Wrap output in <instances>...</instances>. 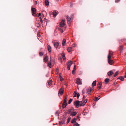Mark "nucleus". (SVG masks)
<instances>
[{"label":"nucleus","instance_id":"1","mask_svg":"<svg viewBox=\"0 0 126 126\" xmlns=\"http://www.w3.org/2000/svg\"><path fill=\"white\" fill-rule=\"evenodd\" d=\"M110 51H109V52ZM111 54L110 53V52H109L108 55V61L109 64L110 65H112L114 63L113 61L111 60L110 58L111 57V56L110 55Z\"/></svg>","mask_w":126,"mask_h":126},{"label":"nucleus","instance_id":"2","mask_svg":"<svg viewBox=\"0 0 126 126\" xmlns=\"http://www.w3.org/2000/svg\"><path fill=\"white\" fill-rule=\"evenodd\" d=\"M59 13L58 11L56 10H54L52 12V14L53 16L54 17H56L57 15Z\"/></svg>","mask_w":126,"mask_h":126},{"label":"nucleus","instance_id":"3","mask_svg":"<svg viewBox=\"0 0 126 126\" xmlns=\"http://www.w3.org/2000/svg\"><path fill=\"white\" fill-rule=\"evenodd\" d=\"M60 24L61 27H64L65 25V20H63L60 22Z\"/></svg>","mask_w":126,"mask_h":126},{"label":"nucleus","instance_id":"4","mask_svg":"<svg viewBox=\"0 0 126 126\" xmlns=\"http://www.w3.org/2000/svg\"><path fill=\"white\" fill-rule=\"evenodd\" d=\"M68 65L67 66V69L68 70H70V68L71 65L73 63V62L71 61L68 62Z\"/></svg>","mask_w":126,"mask_h":126},{"label":"nucleus","instance_id":"5","mask_svg":"<svg viewBox=\"0 0 126 126\" xmlns=\"http://www.w3.org/2000/svg\"><path fill=\"white\" fill-rule=\"evenodd\" d=\"M76 82L78 85H80L82 84L80 78H78L77 79Z\"/></svg>","mask_w":126,"mask_h":126},{"label":"nucleus","instance_id":"6","mask_svg":"<svg viewBox=\"0 0 126 126\" xmlns=\"http://www.w3.org/2000/svg\"><path fill=\"white\" fill-rule=\"evenodd\" d=\"M74 103L75 104L76 107V108H78L79 106V105L80 106V103L79 101H75L74 102Z\"/></svg>","mask_w":126,"mask_h":126},{"label":"nucleus","instance_id":"7","mask_svg":"<svg viewBox=\"0 0 126 126\" xmlns=\"http://www.w3.org/2000/svg\"><path fill=\"white\" fill-rule=\"evenodd\" d=\"M66 19L68 24H69L71 22V18L68 16H66Z\"/></svg>","mask_w":126,"mask_h":126},{"label":"nucleus","instance_id":"8","mask_svg":"<svg viewBox=\"0 0 126 126\" xmlns=\"http://www.w3.org/2000/svg\"><path fill=\"white\" fill-rule=\"evenodd\" d=\"M102 83H98L97 84V86L98 88V90L100 89L101 88Z\"/></svg>","mask_w":126,"mask_h":126},{"label":"nucleus","instance_id":"9","mask_svg":"<svg viewBox=\"0 0 126 126\" xmlns=\"http://www.w3.org/2000/svg\"><path fill=\"white\" fill-rule=\"evenodd\" d=\"M74 110V109L72 107L70 109H69L68 111V113L69 114L71 112L73 111Z\"/></svg>","mask_w":126,"mask_h":126},{"label":"nucleus","instance_id":"10","mask_svg":"<svg viewBox=\"0 0 126 126\" xmlns=\"http://www.w3.org/2000/svg\"><path fill=\"white\" fill-rule=\"evenodd\" d=\"M59 43L58 42H55L54 43V45L55 47L57 48L59 46Z\"/></svg>","mask_w":126,"mask_h":126},{"label":"nucleus","instance_id":"11","mask_svg":"<svg viewBox=\"0 0 126 126\" xmlns=\"http://www.w3.org/2000/svg\"><path fill=\"white\" fill-rule=\"evenodd\" d=\"M65 118H63L62 119V120L61 121L59 122V123L60 125H61L62 124H64L65 123Z\"/></svg>","mask_w":126,"mask_h":126},{"label":"nucleus","instance_id":"12","mask_svg":"<svg viewBox=\"0 0 126 126\" xmlns=\"http://www.w3.org/2000/svg\"><path fill=\"white\" fill-rule=\"evenodd\" d=\"M113 73V72L112 70L108 72L107 74V75L109 76H110Z\"/></svg>","mask_w":126,"mask_h":126},{"label":"nucleus","instance_id":"13","mask_svg":"<svg viewBox=\"0 0 126 126\" xmlns=\"http://www.w3.org/2000/svg\"><path fill=\"white\" fill-rule=\"evenodd\" d=\"M32 11L33 15V14H35L36 13V10L34 8H32Z\"/></svg>","mask_w":126,"mask_h":126},{"label":"nucleus","instance_id":"14","mask_svg":"<svg viewBox=\"0 0 126 126\" xmlns=\"http://www.w3.org/2000/svg\"><path fill=\"white\" fill-rule=\"evenodd\" d=\"M59 91L60 93L61 94H63L64 92V89L63 88L60 89L59 90Z\"/></svg>","mask_w":126,"mask_h":126},{"label":"nucleus","instance_id":"15","mask_svg":"<svg viewBox=\"0 0 126 126\" xmlns=\"http://www.w3.org/2000/svg\"><path fill=\"white\" fill-rule=\"evenodd\" d=\"M67 105V103H64V102L63 103L62 106H63V109H64L65 108L66 106Z\"/></svg>","mask_w":126,"mask_h":126},{"label":"nucleus","instance_id":"16","mask_svg":"<svg viewBox=\"0 0 126 126\" xmlns=\"http://www.w3.org/2000/svg\"><path fill=\"white\" fill-rule=\"evenodd\" d=\"M72 47H68L67 49V50L68 51V52H70L72 51Z\"/></svg>","mask_w":126,"mask_h":126},{"label":"nucleus","instance_id":"17","mask_svg":"<svg viewBox=\"0 0 126 126\" xmlns=\"http://www.w3.org/2000/svg\"><path fill=\"white\" fill-rule=\"evenodd\" d=\"M96 80L94 81L93 82L92 84V86L93 87H94V86H95L96 85Z\"/></svg>","mask_w":126,"mask_h":126},{"label":"nucleus","instance_id":"18","mask_svg":"<svg viewBox=\"0 0 126 126\" xmlns=\"http://www.w3.org/2000/svg\"><path fill=\"white\" fill-rule=\"evenodd\" d=\"M87 93L89 94L92 91V88H89L87 89Z\"/></svg>","mask_w":126,"mask_h":126},{"label":"nucleus","instance_id":"19","mask_svg":"<svg viewBox=\"0 0 126 126\" xmlns=\"http://www.w3.org/2000/svg\"><path fill=\"white\" fill-rule=\"evenodd\" d=\"M77 114V113L76 112H72L71 113L70 115H72L73 116H75Z\"/></svg>","mask_w":126,"mask_h":126},{"label":"nucleus","instance_id":"20","mask_svg":"<svg viewBox=\"0 0 126 126\" xmlns=\"http://www.w3.org/2000/svg\"><path fill=\"white\" fill-rule=\"evenodd\" d=\"M80 106H84L85 104V103L83 102V101H81L80 102Z\"/></svg>","mask_w":126,"mask_h":126},{"label":"nucleus","instance_id":"21","mask_svg":"<svg viewBox=\"0 0 126 126\" xmlns=\"http://www.w3.org/2000/svg\"><path fill=\"white\" fill-rule=\"evenodd\" d=\"M76 119L75 118H73L71 121V123L72 124L74 122H76Z\"/></svg>","mask_w":126,"mask_h":126},{"label":"nucleus","instance_id":"22","mask_svg":"<svg viewBox=\"0 0 126 126\" xmlns=\"http://www.w3.org/2000/svg\"><path fill=\"white\" fill-rule=\"evenodd\" d=\"M47 49L48 51L49 52H50L51 51V48L50 46L48 45L47 46Z\"/></svg>","mask_w":126,"mask_h":126},{"label":"nucleus","instance_id":"23","mask_svg":"<svg viewBox=\"0 0 126 126\" xmlns=\"http://www.w3.org/2000/svg\"><path fill=\"white\" fill-rule=\"evenodd\" d=\"M45 4L46 6H48L49 5V2L47 0H46L45 1Z\"/></svg>","mask_w":126,"mask_h":126},{"label":"nucleus","instance_id":"24","mask_svg":"<svg viewBox=\"0 0 126 126\" xmlns=\"http://www.w3.org/2000/svg\"><path fill=\"white\" fill-rule=\"evenodd\" d=\"M100 98V97L99 96L97 97H96L94 99V100L95 101H97Z\"/></svg>","mask_w":126,"mask_h":126},{"label":"nucleus","instance_id":"25","mask_svg":"<svg viewBox=\"0 0 126 126\" xmlns=\"http://www.w3.org/2000/svg\"><path fill=\"white\" fill-rule=\"evenodd\" d=\"M62 56L64 60L66 59V58L65 56V55L64 53H63L62 54Z\"/></svg>","mask_w":126,"mask_h":126},{"label":"nucleus","instance_id":"26","mask_svg":"<svg viewBox=\"0 0 126 126\" xmlns=\"http://www.w3.org/2000/svg\"><path fill=\"white\" fill-rule=\"evenodd\" d=\"M48 57L47 56H46L44 58V60L46 63V62L48 61Z\"/></svg>","mask_w":126,"mask_h":126},{"label":"nucleus","instance_id":"27","mask_svg":"<svg viewBox=\"0 0 126 126\" xmlns=\"http://www.w3.org/2000/svg\"><path fill=\"white\" fill-rule=\"evenodd\" d=\"M66 42V40L65 39H63V41L62 45L63 46H64L65 45V43Z\"/></svg>","mask_w":126,"mask_h":126},{"label":"nucleus","instance_id":"28","mask_svg":"<svg viewBox=\"0 0 126 126\" xmlns=\"http://www.w3.org/2000/svg\"><path fill=\"white\" fill-rule=\"evenodd\" d=\"M52 81L51 80H49L48 81V84L49 86H50L52 84Z\"/></svg>","mask_w":126,"mask_h":126},{"label":"nucleus","instance_id":"29","mask_svg":"<svg viewBox=\"0 0 126 126\" xmlns=\"http://www.w3.org/2000/svg\"><path fill=\"white\" fill-rule=\"evenodd\" d=\"M60 114V112L59 110H58L55 112V115H56L58 116L59 114Z\"/></svg>","mask_w":126,"mask_h":126},{"label":"nucleus","instance_id":"30","mask_svg":"<svg viewBox=\"0 0 126 126\" xmlns=\"http://www.w3.org/2000/svg\"><path fill=\"white\" fill-rule=\"evenodd\" d=\"M36 26L38 27H39L40 26V23L39 22H37L36 23Z\"/></svg>","mask_w":126,"mask_h":126},{"label":"nucleus","instance_id":"31","mask_svg":"<svg viewBox=\"0 0 126 126\" xmlns=\"http://www.w3.org/2000/svg\"><path fill=\"white\" fill-rule=\"evenodd\" d=\"M118 74V71H116V73H115L114 75V77H115Z\"/></svg>","mask_w":126,"mask_h":126},{"label":"nucleus","instance_id":"32","mask_svg":"<svg viewBox=\"0 0 126 126\" xmlns=\"http://www.w3.org/2000/svg\"><path fill=\"white\" fill-rule=\"evenodd\" d=\"M109 80L110 79H109L107 78L105 79V81L106 82H108Z\"/></svg>","mask_w":126,"mask_h":126},{"label":"nucleus","instance_id":"33","mask_svg":"<svg viewBox=\"0 0 126 126\" xmlns=\"http://www.w3.org/2000/svg\"><path fill=\"white\" fill-rule=\"evenodd\" d=\"M73 97H76L77 95V93L76 92V91H75L74 93L73 94Z\"/></svg>","mask_w":126,"mask_h":126},{"label":"nucleus","instance_id":"34","mask_svg":"<svg viewBox=\"0 0 126 126\" xmlns=\"http://www.w3.org/2000/svg\"><path fill=\"white\" fill-rule=\"evenodd\" d=\"M71 119V118H68L67 119V121L66 122V123L67 124H68L69 122L70 121Z\"/></svg>","mask_w":126,"mask_h":126},{"label":"nucleus","instance_id":"35","mask_svg":"<svg viewBox=\"0 0 126 126\" xmlns=\"http://www.w3.org/2000/svg\"><path fill=\"white\" fill-rule=\"evenodd\" d=\"M67 96H66L65 98L64 99V102H63L64 103H67L66 102H67Z\"/></svg>","mask_w":126,"mask_h":126},{"label":"nucleus","instance_id":"36","mask_svg":"<svg viewBox=\"0 0 126 126\" xmlns=\"http://www.w3.org/2000/svg\"><path fill=\"white\" fill-rule=\"evenodd\" d=\"M119 49L120 52H121L123 50V47L122 46H120L119 47Z\"/></svg>","mask_w":126,"mask_h":126},{"label":"nucleus","instance_id":"37","mask_svg":"<svg viewBox=\"0 0 126 126\" xmlns=\"http://www.w3.org/2000/svg\"><path fill=\"white\" fill-rule=\"evenodd\" d=\"M48 66L49 68H51V64L50 63H48Z\"/></svg>","mask_w":126,"mask_h":126},{"label":"nucleus","instance_id":"38","mask_svg":"<svg viewBox=\"0 0 126 126\" xmlns=\"http://www.w3.org/2000/svg\"><path fill=\"white\" fill-rule=\"evenodd\" d=\"M39 54L40 56H42L43 55V53L42 52H39Z\"/></svg>","mask_w":126,"mask_h":126},{"label":"nucleus","instance_id":"39","mask_svg":"<svg viewBox=\"0 0 126 126\" xmlns=\"http://www.w3.org/2000/svg\"><path fill=\"white\" fill-rule=\"evenodd\" d=\"M121 79H120L121 81H123L124 80V77L122 76H120Z\"/></svg>","mask_w":126,"mask_h":126},{"label":"nucleus","instance_id":"40","mask_svg":"<svg viewBox=\"0 0 126 126\" xmlns=\"http://www.w3.org/2000/svg\"><path fill=\"white\" fill-rule=\"evenodd\" d=\"M73 99H70L68 102V104H70L71 103V102L72 101Z\"/></svg>","mask_w":126,"mask_h":126},{"label":"nucleus","instance_id":"41","mask_svg":"<svg viewBox=\"0 0 126 126\" xmlns=\"http://www.w3.org/2000/svg\"><path fill=\"white\" fill-rule=\"evenodd\" d=\"M74 126H79V125L77 123H76L74 125Z\"/></svg>","mask_w":126,"mask_h":126},{"label":"nucleus","instance_id":"42","mask_svg":"<svg viewBox=\"0 0 126 126\" xmlns=\"http://www.w3.org/2000/svg\"><path fill=\"white\" fill-rule=\"evenodd\" d=\"M70 4V7H72L73 5V3L72 2H71Z\"/></svg>","mask_w":126,"mask_h":126},{"label":"nucleus","instance_id":"43","mask_svg":"<svg viewBox=\"0 0 126 126\" xmlns=\"http://www.w3.org/2000/svg\"><path fill=\"white\" fill-rule=\"evenodd\" d=\"M76 96H77V97H78V98H79V97L80 96L79 94L78 93H77Z\"/></svg>","mask_w":126,"mask_h":126},{"label":"nucleus","instance_id":"44","mask_svg":"<svg viewBox=\"0 0 126 126\" xmlns=\"http://www.w3.org/2000/svg\"><path fill=\"white\" fill-rule=\"evenodd\" d=\"M76 69H73V70L72 71V74H75V71Z\"/></svg>","mask_w":126,"mask_h":126},{"label":"nucleus","instance_id":"45","mask_svg":"<svg viewBox=\"0 0 126 126\" xmlns=\"http://www.w3.org/2000/svg\"><path fill=\"white\" fill-rule=\"evenodd\" d=\"M39 18H40V22H41V23H43V20L41 18V17H39Z\"/></svg>","mask_w":126,"mask_h":126},{"label":"nucleus","instance_id":"46","mask_svg":"<svg viewBox=\"0 0 126 126\" xmlns=\"http://www.w3.org/2000/svg\"><path fill=\"white\" fill-rule=\"evenodd\" d=\"M60 80L61 81H63V78L62 77H60Z\"/></svg>","mask_w":126,"mask_h":126},{"label":"nucleus","instance_id":"47","mask_svg":"<svg viewBox=\"0 0 126 126\" xmlns=\"http://www.w3.org/2000/svg\"><path fill=\"white\" fill-rule=\"evenodd\" d=\"M37 36L38 37H40V34L39 32H38L37 33Z\"/></svg>","mask_w":126,"mask_h":126},{"label":"nucleus","instance_id":"48","mask_svg":"<svg viewBox=\"0 0 126 126\" xmlns=\"http://www.w3.org/2000/svg\"><path fill=\"white\" fill-rule=\"evenodd\" d=\"M76 46V44H74L73 45H72V46L73 47H74Z\"/></svg>","mask_w":126,"mask_h":126},{"label":"nucleus","instance_id":"49","mask_svg":"<svg viewBox=\"0 0 126 126\" xmlns=\"http://www.w3.org/2000/svg\"><path fill=\"white\" fill-rule=\"evenodd\" d=\"M87 99H86L84 100V101H83V102L85 103V104H86V103L87 102Z\"/></svg>","mask_w":126,"mask_h":126},{"label":"nucleus","instance_id":"50","mask_svg":"<svg viewBox=\"0 0 126 126\" xmlns=\"http://www.w3.org/2000/svg\"><path fill=\"white\" fill-rule=\"evenodd\" d=\"M60 32L62 33H63V30L61 29H60Z\"/></svg>","mask_w":126,"mask_h":126},{"label":"nucleus","instance_id":"51","mask_svg":"<svg viewBox=\"0 0 126 126\" xmlns=\"http://www.w3.org/2000/svg\"><path fill=\"white\" fill-rule=\"evenodd\" d=\"M41 14L40 13H39V14H37L36 15L37 16H40L41 15Z\"/></svg>","mask_w":126,"mask_h":126},{"label":"nucleus","instance_id":"52","mask_svg":"<svg viewBox=\"0 0 126 126\" xmlns=\"http://www.w3.org/2000/svg\"><path fill=\"white\" fill-rule=\"evenodd\" d=\"M120 0H115V2L116 3H117L119 1H120Z\"/></svg>","mask_w":126,"mask_h":126},{"label":"nucleus","instance_id":"53","mask_svg":"<svg viewBox=\"0 0 126 126\" xmlns=\"http://www.w3.org/2000/svg\"><path fill=\"white\" fill-rule=\"evenodd\" d=\"M61 74H62L61 73H59V77L60 78V77H62L61 76Z\"/></svg>","mask_w":126,"mask_h":126},{"label":"nucleus","instance_id":"54","mask_svg":"<svg viewBox=\"0 0 126 126\" xmlns=\"http://www.w3.org/2000/svg\"><path fill=\"white\" fill-rule=\"evenodd\" d=\"M56 71L57 72V74L58 73V69H57L56 70Z\"/></svg>","mask_w":126,"mask_h":126},{"label":"nucleus","instance_id":"55","mask_svg":"<svg viewBox=\"0 0 126 126\" xmlns=\"http://www.w3.org/2000/svg\"><path fill=\"white\" fill-rule=\"evenodd\" d=\"M34 3H35V4H37V2L36 1H34Z\"/></svg>","mask_w":126,"mask_h":126},{"label":"nucleus","instance_id":"56","mask_svg":"<svg viewBox=\"0 0 126 126\" xmlns=\"http://www.w3.org/2000/svg\"><path fill=\"white\" fill-rule=\"evenodd\" d=\"M76 67V65H74V69H75V67Z\"/></svg>","mask_w":126,"mask_h":126},{"label":"nucleus","instance_id":"57","mask_svg":"<svg viewBox=\"0 0 126 126\" xmlns=\"http://www.w3.org/2000/svg\"><path fill=\"white\" fill-rule=\"evenodd\" d=\"M49 75L48 74H47L46 75V77H48V76H49Z\"/></svg>","mask_w":126,"mask_h":126},{"label":"nucleus","instance_id":"58","mask_svg":"<svg viewBox=\"0 0 126 126\" xmlns=\"http://www.w3.org/2000/svg\"><path fill=\"white\" fill-rule=\"evenodd\" d=\"M121 79V78H120V77L118 78L117 79Z\"/></svg>","mask_w":126,"mask_h":126},{"label":"nucleus","instance_id":"59","mask_svg":"<svg viewBox=\"0 0 126 126\" xmlns=\"http://www.w3.org/2000/svg\"><path fill=\"white\" fill-rule=\"evenodd\" d=\"M84 97H85V96L84 95H83V99H84Z\"/></svg>","mask_w":126,"mask_h":126},{"label":"nucleus","instance_id":"60","mask_svg":"<svg viewBox=\"0 0 126 126\" xmlns=\"http://www.w3.org/2000/svg\"><path fill=\"white\" fill-rule=\"evenodd\" d=\"M125 78H126V75L125 76Z\"/></svg>","mask_w":126,"mask_h":126},{"label":"nucleus","instance_id":"61","mask_svg":"<svg viewBox=\"0 0 126 126\" xmlns=\"http://www.w3.org/2000/svg\"><path fill=\"white\" fill-rule=\"evenodd\" d=\"M84 92H82L83 94H84Z\"/></svg>","mask_w":126,"mask_h":126},{"label":"nucleus","instance_id":"62","mask_svg":"<svg viewBox=\"0 0 126 126\" xmlns=\"http://www.w3.org/2000/svg\"><path fill=\"white\" fill-rule=\"evenodd\" d=\"M43 12H45V13H46V12H45V11H43Z\"/></svg>","mask_w":126,"mask_h":126},{"label":"nucleus","instance_id":"63","mask_svg":"<svg viewBox=\"0 0 126 126\" xmlns=\"http://www.w3.org/2000/svg\"><path fill=\"white\" fill-rule=\"evenodd\" d=\"M77 118H78V117H79L78 116H77Z\"/></svg>","mask_w":126,"mask_h":126},{"label":"nucleus","instance_id":"64","mask_svg":"<svg viewBox=\"0 0 126 126\" xmlns=\"http://www.w3.org/2000/svg\"><path fill=\"white\" fill-rule=\"evenodd\" d=\"M57 0L58 1L59 0Z\"/></svg>","mask_w":126,"mask_h":126}]
</instances>
